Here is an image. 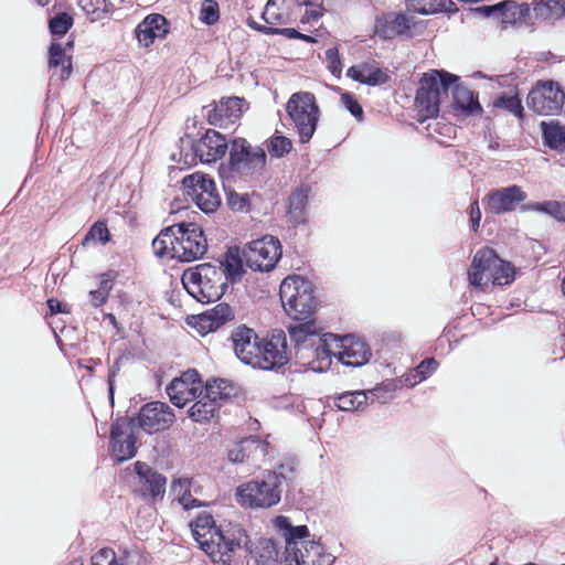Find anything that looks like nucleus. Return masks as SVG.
<instances>
[{"label":"nucleus","instance_id":"nucleus-61","mask_svg":"<svg viewBox=\"0 0 565 565\" xmlns=\"http://www.w3.org/2000/svg\"><path fill=\"white\" fill-rule=\"evenodd\" d=\"M439 363L435 358L424 359L417 366L414 367L415 376L423 382L427 380L433 373L437 371Z\"/></svg>","mask_w":565,"mask_h":565},{"label":"nucleus","instance_id":"nucleus-52","mask_svg":"<svg viewBox=\"0 0 565 565\" xmlns=\"http://www.w3.org/2000/svg\"><path fill=\"white\" fill-rule=\"evenodd\" d=\"M426 74L429 78H434L436 81V87L440 93H447L449 89L452 90L455 86L461 85L459 83L460 77L446 70H431Z\"/></svg>","mask_w":565,"mask_h":565},{"label":"nucleus","instance_id":"nucleus-10","mask_svg":"<svg viewBox=\"0 0 565 565\" xmlns=\"http://www.w3.org/2000/svg\"><path fill=\"white\" fill-rule=\"evenodd\" d=\"M565 104V92L558 82L539 81L529 92L527 107L534 113L547 116L558 114Z\"/></svg>","mask_w":565,"mask_h":565},{"label":"nucleus","instance_id":"nucleus-6","mask_svg":"<svg viewBox=\"0 0 565 565\" xmlns=\"http://www.w3.org/2000/svg\"><path fill=\"white\" fill-rule=\"evenodd\" d=\"M276 482L274 473L264 471L259 477L237 487V502L250 509H269L277 505L284 490Z\"/></svg>","mask_w":565,"mask_h":565},{"label":"nucleus","instance_id":"nucleus-60","mask_svg":"<svg viewBox=\"0 0 565 565\" xmlns=\"http://www.w3.org/2000/svg\"><path fill=\"white\" fill-rule=\"evenodd\" d=\"M129 355L124 353L119 355L114 363L109 366L108 376H107V385H108V398L111 405H114V395H115V379L119 373L122 361L128 360Z\"/></svg>","mask_w":565,"mask_h":565},{"label":"nucleus","instance_id":"nucleus-51","mask_svg":"<svg viewBox=\"0 0 565 565\" xmlns=\"http://www.w3.org/2000/svg\"><path fill=\"white\" fill-rule=\"evenodd\" d=\"M493 106L495 108H501L510 111L519 119H522L524 117V107L522 105L521 98L516 94L508 95L503 93L499 95L493 100Z\"/></svg>","mask_w":565,"mask_h":565},{"label":"nucleus","instance_id":"nucleus-23","mask_svg":"<svg viewBox=\"0 0 565 565\" xmlns=\"http://www.w3.org/2000/svg\"><path fill=\"white\" fill-rule=\"evenodd\" d=\"M169 33V21L160 13L147 15L135 29L140 44L148 47L156 39H163Z\"/></svg>","mask_w":565,"mask_h":565},{"label":"nucleus","instance_id":"nucleus-19","mask_svg":"<svg viewBox=\"0 0 565 565\" xmlns=\"http://www.w3.org/2000/svg\"><path fill=\"white\" fill-rule=\"evenodd\" d=\"M414 25L403 12L382 13L375 18L374 33L382 40H392L406 34Z\"/></svg>","mask_w":565,"mask_h":565},{"label":"nucleus","instance_id":"nucleus-53","mask_svg":"<svg viewBox=\"0 0 565 565\" xmlns=\"http://www.w3.org/2000/svg\"><path fill=\"white\" fill-rule=\"evenodd\" d=\"M205 214L214 213L221 204L217 190L202 194H186Z\"/></svg>","mask_w":565,"mask_h":565},{"label":"nucleus","instance_id":"nucleus-26","mask_svg":"<svg viewBox=\"0 0 565 565\" xmlns=\"http://www.w3.org/2000/svg\"><path fill=\"white\" fill-rule=\"evenodd\" d=\"M134 467L148 495L153 501L158 498L162 499L166 493L167 478L146 462L136 461Z\"/></svg>","mask_w":565,"mask_h":565},{"label":"nucleus","instance_id":"nucleus-54","mask_svg":"<svg viewBox=\"0 0 565 565\" xmlns=\"http://www.w3.org/2000/svg\"><path fill=\"white\" fill-rule=\"evenodd\" d=\"M111 235L105 221H96L88 232L85 234L82 244L85 246L89 241H98L106 244L110 241Z\"/></svg>","mask_w":565,"mask_h":565},{"label":"nucleus","instance_id":"nucleus-25","mask_svg":"<svg viewBox=\"0 0 565 565\" xmlns=\"http://www.w3.org/2000/svg\"><path fill=\"white\" fill-rule=\"evenodd\" d=\"M499 256L494 249L490 247H483L479 249L471 262L468 270V279L471 286L481 287L483 277H491L493 267Z\"/></svg>","mask_w":565,"mask_h":565},{"label":"nucleus","instance_id":"nucleus-1","mask_svg":"<svg viewBox=\"0 0 565 565\" xmlns=\"http://www.w3.org/2000/svg\"><path fill=\"white\" fill-rule=\"evenodd\" d=\"M287 330L294 344L296 364L316 373L329 370L333 356L329 340H338V335L320 333L316 320L290 323Z\"/></svg>","mask_w":565,"mask_h":565},{"label":"nucleus","instance_id":"nucleus-20","mask_svg":"<svg viewBox=\"0 0 565 565\" xmlns=\"http://www.w3.org/2000/svg\"><path fill=\"white\" fill-rule=\"evenodd\" d=\"M243 540H239V544L234 546L233 555L236 551H244L250 555L255 562L259 565H265L270 561H276L279 554L278 544L274 539L262 537L256 544H253L244 529Z\"/></svg>","mask_w":565,"mask_h":565},{"label":"nucleus","instance_id":"nucleus-17","mask_svg":"<svg viewBox=\"0 0 565 565\" xmlns=\"http://www.w3.org/2000/svg\"><path fill=\"white\" fill-rule=\"evenodd\" d=\"M341 350L333 354L344 366L361 367L372 358L370 345L360 337L345 334L340 339Z\"/></svg>","mask_w":565,"mask_h":565},{"label":"nucleus","instance_id":"nucleus-44","mask_svg":"<svg viewBox=\"0 0 565 565\" xmlns=\"http://www.w3.org/2000/svg\"><path fill=\"white\" fill-rule=\"evenodd\" d=\"M77 4L92 22L107 18L114 7L107 0H77Z\"/></svg>","mask_w":565,"mask_h":565},{"label":"nucleus","instance_id":"nucleus-27","mask_svg":"<svg viewBox=\"0 0 565 565\" xmlns=\"http://www.w3.org/2000/svg\"><path fill=\"white\" fill-rule=\"evenodd\" d=\"M503 3L507 4L502 12H500V20L503 24V28L507 25H511L514 28L522 26H533L535 23L534 11L531 12L530 6L527 3H518L514 0H503Z\"/></svg>","mask_w":565,"mask_h":565},{"label":"nucleus","instance_id":"nucleus-12","mask_svg":"<svg viewBox=\"0 0 565 565\" xmlns=\"http://www.w3.org/2000/svg\"><path fill=\"white\" fill-rule=\"evenodd\" d=\"M527 193L518 184H511L503 188H494L488 191L482 199V204L487 214L502 215L511 213L525 204Z\"/></svg>","mask_w":565,"mask_h":565},{"label":"nucleus","instance_id":"nucleus-16","mask_svg":"<svg viewBox=\"0 0 565 565\" xmlns=\"http://www.w3.org/2000/svg\"><path fill=\"white\" fill-rule=\"evenodd\" d=\"M245 99L237 96L224 97L218 103L203 107L207 122L216 127H225L236 122L243 114Z\"/></svg>","mask_w":565,"mask_h":565},{"label":"nucleus","instance_id":"nucleus-15","mask_svg":"<svg viewBox=\"0 0 565 565\" xmlns=\"http://www.w3.org/2000/svg\"><path fill=\"white\" fill-rule=\"evenodd\" d=\"M230 340L236 358L242 363L250 366L252 364H258L257 352H260L262 338L254 329L241 324L232 331Z\"/></svg>","mask_w":565,"mask_h":565},{"label":"nucleus","instance_id":"nucleus-18","mask_svg":"<svg viewBox=\"0 0 565 565\" xmlns=\"http://www.w3.org/2000/svg\"><path fill=\"white\" fill-rule=\"evenodd\" d=\"M194 322L192 326L202 334L205 335L214 332L224 324L235 319L234 309L226 302H218L213 308L192 316Z\"/></svg>","mask_w":565,"mask_h":565},{"label":"nucleus","instance_id":"nucleus-37","mask_svg":"<svg viewBox=\"0 0 565 565\" xmlns=\"http://www.w3.org/2000/svg\"><path fill=\"white\" fill-rule=\"evenodd\" d=\"M198 401L189 408L188 415L195 423H207L214 416L216 411L221 407V404L214 402L211 397H206V393L203 392L201 396L196 397Z\"/></svg>","mask_w":565,"mask_h":565},{"label":"nucleus","instance_id":"nucleus-41","mask_svg":"<svg viewBox=\"0 0 565 565\" xmlns=\"http://www.w3.org/2000/svg\"><path fill=\"white\" fill-rule=\"evenodd\" d=\"M182 185L185 194H202L217 190L214 180L202 172L185 175Z\"/></svg>","mask_w":565,"mask_h":565},{"label":"nucleus","instance_id":"nucleus-50","mask_svg":"<svg viewBox=\"0 0 565 565\" xmlns=\"http://www.w3.org/2000/svg\"><path fill=\"white\" fill-rule=\"evenodd\" d=\"M73 24V15L60 11L49 19V31L53 36L62 38L71 30Z\"/></svg>","mask_w":565,"mask_h":565},{"label":"nucleus","instance_id":"nucleus-43","mask_svg":"<svg viewBox=\"0 0 565 565\" xmlns=\"http://www.w3.org/2000/svg\"><path fill=\"white\" fill-rule=\"evenodd\" d=\"M49 66L56 68L61 66V79L65 81L72 73V60L65 54V49L58 42H52L49 46Z\"/></svg>","mask_w":565,"mask_h":565},{"label":"nucleus","instance_id":"nucleus-8","mask_svg":"<svg viewBox=\"0 0 565 565\" xmlns=\"http://www.w3.org/2000/svg\"><path fill=\"white\" fill-rule=\"evenodd\" d=\"M175 225V243L171 256L190 263L202 258L207 250V241L202 227L195 222H180Z\"/></svg>","mask_w":565,"mask_h":565},{"label":"nucleus","instance_id":"nucleus-46","mask_svg":"<svg viewBox=\"0 0 565 565\" xmlns=\"http://www.w3.org/2000/svg\"><path fill=\"white\" fill-rule=\"evenodd\" d=\"M515 279V267L508 260L498 258L493 267L491 277H487V281L491 280L493 285L507 286Z\"/></svg>","mask_w":565,"mask_h":565},{"label":"nucleus","instance_id":"nucleus-62","mask_svg":"<svg viewBox=\"0 0 565 565\" xmlns=\"http://www.w3.org/2000/svg\"><path fill=\"white\" fill-rule=\"evenodd\" d=\"M507 4H504L503 1H500L495 4H483V6L477 7V8L472 9V11L482 18L500 19V12H502V9Z\"/></svg>","mask_w":565,"mask_h":565},{"label":"nucleus","instance_id":"nucleus-36","mask_svg":"<svg viewBox=\"0 0 565 565\" xmlns=\"http://www.w3.org/2000/svg\"><path fill=\"white\" fill-rule=\"evenodd\" d=\"M244 262L243 255L241 256L236 248H230L225 253L224 259L220 262V266L227 284H235L242 279L245 273Z\"/></svg>","mask_w":565,"mask_h":565},{"label":"nucleus","instance_id":"nucleus-64","mask_svg":"<svg viewBox=\"0 0 565 565\" xmlns=\"http://www.w3.org/2000/svg\"><path fill=\"white\" fill-rule=\"evenodd\" d=\"M470 228L472 232L477 233L479 231L480 221H481V210L479 206V201L475 200L470 203L468 209Z\"/></svg>","mask_w":565,"mask_h":565},{"label":"nucleus","instance_id":"nucleus-2","mask_svg":"<svg viewBox=\"0 0 565 565\" xmlns=\"http://www.w3.org/2000/svg\"><path fill=\"white\" fill-rule=\"evenodd\" d=\"M190 527L194 540L214 563L228 565L233 557V548L243 540L244 527L238 523H228L217 527L211 513L200 512L191 521Z\"/></svg>","mask_w":565,"mask_h":565},{"label":"nucleus","instance_id":"nucleus-31","mask_svg":"<svg viewBox=\"0 0 565 565\" xmlns=\"http://www.w3.org/2000/svg\"><path fill=\"white\" fill-rule=\"evenodd\" d=\"M267 444L256 436H249L235 443L227 451L228 460L233 463H243L257 454L265 455Z\"/></svg>","mask_w":565,"mask_h":565},{"label":"nucleus","instance_id":"nucleus-55","mask_svg":"<svg viewBox=\"0 0 565 565\" xmlns=\"http://www.w3.org/2000/svg\"><path fill=\"white\" fill-rule=\"evenodd\" d=\"M90 565H127L126 557H116L110 547H102L90 557Z\"/></svg>","mask_w":565,"mask_h":565},{"label":"nucleus","instance_id":"nucleus-39","mask_svg":"<svg viewBox=\"0 0 565 565\" xmlns=\"http://www.w3.org/2000/svg\"><path fill=\"white\" fill-rule=\"evenodd\" d=\"M203 392L206 393V397H211L214 402L221 404V402L236 395V386L232 381L225 379H211L207 380Z\"/></svg>","mask_w":565,"mask_h":565},{"label":"nucleus","instance_id":"nucleus-49","mask_svg":"<svg viewBox=\"0 0 565 565\" xmlns=\"http://www.w3.org/2000/svg\"><path fill=\"white\" fill-rule=\"evenodd\" d=\"M267 151L273 158H282L292 149V141L277 131L265 141Z\"/></svg>","mask_w":565,"mask_h":565},{"label":"nucleus","instance_id":"nucleus-24","mask_svg":"<svg viewBox=\"0 0 565 565\" xmlns=\"http://www.w3.org/2000/svg\"><path fill=\"white\" fill-rule=\"evenodd\" d=\"M347 76L354 82L372 87L384 85L391 78L387 72L380 68L374 60L350 66Z\"/></svg>","mask_w":565,"mask_h":565},{"label":"nucleus","instance_id":"nucleus-63","mask_svg":"<svg viewBox=\"0 0 565 565\" xmlns=\"http://www.w3.org/2000/svg\"><path fill=\"white\" fill-rule=\"evenodd\" d=\"M128 426L134 427L130 423V418H117L110 427V443L114 444L122 440V437L125 436V428Z\"/></svg>","mask_w":565,"mask_h":565},{"label":"nucleus","instance_id":"nucleus-7","mask_svg":"<svg viewBox=\"0 0 565 565\" xmlns=\"http://www.w3.org/2000/svg\"><path fill=\"white\" fill-rule=\"evenodd\" d=\"M286 113L292 121L301 143L313 137L319 121L320 109L315 94L310 92L294 93L287 104Z\"/></svg>","mask_w":565,"mask_h":565},{"label":"nucleus","instance_id":"nucleus-14","mask_svg":"<svg viewBox=\"0 0 565 565\" xmlns=\"http://www.w3.org/2000/svg\"><path fill=\"white\" fill-rule=\"evenodd\" d=\"M287 349V338L282 331H279L278 334H273L269 340L262 338V343L259 344L260 352H257L259 362L258 364H252V367L273 371L284 366L289 361Z\"/></svg>","mask_w":565,"mask_h":565},{"label":"nucleus","instance_id":"nucleus-34","mask_svg":"<svg viewBox=\"0 0 565 565\" xmlns=\"http://www.w3.org/2000/svg\"><path fill=\"white\" fill-rule=\"evenodd\" d=\"M213 280L214 284H223L225 281L224 273L221 266L211 263H202L185 269L182 274L181 281L186 284H196L198 281Z\"/></svg>","mask_w":565,"mask_h":565},{"label":"nucleus","instance_id":"nucleus-33","mask_svg":"<svg viewBox=\"0 0 565 565\" xmlns=\"http://www.w3.org/2000/svg\"><path fill=\"white\" fill-rule=\"evenodd\" d=\"M542 142L550 150L565 153V125L557 119L540 122Z\"/></svg>","mask_w":565,"mask_h":565},{"label":"nucleus","instance_id":"nucleus-4","mask_svg":"<svg viewBox=\"0 0 565 565\" xmlns=\"http://www.w3.org/2000/svg\"><path fill=\"white\" fill-rule=\"evenodd\" d=\"M179 143V152L172 153L171 159L186 167L196 164L198 160L202 163L215 162L230 149V142L225 136L214 129H207L196 141L185 135L180 138Z\"/></svg>","mask_w":565,"mask_h":565},{"label":"nucleus","instance_id":"nucleus-13","mask_svg":"<svg viewBox=\"0 0 565 565\" xmlns=\"http://www.w3.org/2000/svg\"><path fill=\"white\" fill-rule=\"evenodd\" d=\"M170 402L181 408L188 403L201 396L203 385L196 370H188L180 377L173 379L166 387Z\"/></svg>","mask_w":565,"mask_h":565},{"label":"nucleus","instance_id":"nucleus-5","mask_svg":"<svg viewBox=\"0 0 565 565\" xmlns=\"http://www.w3.org/2000/svg\"><path fill=\"white\" fill-rule=\"evenodd\" d=\"M266 160L264 148L253 147L245 138L235 137L230 141L228 160L220 164L218 174L224 182L253 175L264 169Z\"/></svg>","mask_w":565,"mask_h":565},{"label":"nucleus","instance_id":"nucleus-56","mask_svg":"<svg viewBox=\"0 0 565 565\" xmlns=\"http://www.w3.org/2000/svg\"><path fill=\"white\" fill-rule=\"evenodd\" d=\"M220 19V7L215 0H203L200 9V20L206 25H214Z\"/></svg>","mask_w":565,"mask_h":565},{"label":"nucleus","instance_id":"nucleus-32","mask_svg":"<svg viewBox=\"0 0 565 565\" xmlns=\"http://www.w3.org/2000/svg\"><path fill=\"white\" fill-rule=\"evenodd\" d=\"M310 192V185L301 184L289 195L288 217L295 226L305 224L307 221V205Z\"/></svg>","mask_w":565,"mask_h":565},{"label":"nucleus","instance_id":"nucleus-42","mask_svg":"<svg viewBox=\"0 0 565 565\" xmlns=\"http://www.w3.org/2000/svg\"><path fill=\"white\" fill-rule=\"evenodd\" d=\"M533 11L541 20L561 19L565 17V0H535Z\"/></svg>","mask_w":565,"mask_h":565},{"label":"nucleus","instance_id":"nucleus-57","mask_svg":"<svg viewBox=\"0 0 565 565\" xmlns=\"http://www.w3.org/2000/svg\"><path fill=\"white\" fill-rule=\"evenodd\" d=\"M408 6L414 12L423 15L435 14L443 8V0H408Z\"/></svg>","mask_w":565,"mask_h":565},{"label":"nucleus","instance_id":"nucleus-47","mask_svg":"<svg viewBox=\"0 0 565 565\" xmlns=\"http://www.w3.org/2000/svg\"><path fill=\"white\" fill-rule=\"evenodd\" d=\"M136 443L137 438L131 433L126 435L122 440L111 444V451L117 461L122 462L134 458L137 454Z\"/></svg>","mask_w":565,"mask_h":565},{"label":"nucleus","instance_id":"nucleus-29","mask_svg":"<svg viewBox=\"0 0 565 565\" xmlns=\"http://www.w3.org/2000/svg\"><path fill=\"white\" fill-rule=\"evenodd\" d=\"M212 281V279H202V281H198L196 284L182 282V285L188 294L196 301L210 303L220 300L228 288L226 281H223V284H214Z\"/></svg>","mask_w":565,"mask_h":565},{"label":"nucleus","instance_id":"nucleus-45","mask_svg":"<svg viewBox=\"0 0 565 565\" xmlns=\"http://www.w3.org/2000/svg\"><path fill=\"white\" fill-rule=\"evenodd\" d=\"M177 246L175 243V225L167 226L160 231V233L152 241V248L157 256L163 257L171 250L173 253V247Z\"/></svg>","mask_w":565,"mask_h":565},{"label":"nucleus","instance_id":"nucleus-21","mask_svg":"<svg viewBox=\"0 0 565 565\" xmlns=\"http://www.w3.org/2000/svg\"><path fill=\"white\" fill-rule=\"evenodd\" d=\"M415 105L424 118H435L439 114L440 92L436 87V81L429 78L426 73L420 78V86L415 96Z\"/></svg>","mask_w":565,"mask_h":565},{"label":"nucleus","instance_id":"nucleus-28","mask_svg":"<svg viewBox=\"0 0 565 565\" xmlns=\"http://www.w3.org/2000/svg\"><path fill=\"white\" fill-rule=\"evenodd\" d=\"M267 473H274L277 484L288 493L295 488L299 475V460L296 456H285L273 469L265 470Z\"/></svg>","mask_w":565,"mask_h":565},{"label":"nucleus","instance_id":"nucleus-35","mask_svg":"<svg viewBox=\"0 0 565 565\" xmlns=\"http://www.w3.org/2000/svg\"><path fill=\"white\" fill-rule=\"evenodd\" d=\"M452 106L468 116L481 115L483 111L478 93H473L462 85L452 88Z\"/></svg>","mask_w":565,"mask_h":565},{"label":"nucleus","instance_id":"nucleus-58","mask_svg":"<svg viewBox=\"0 0 565 565\" xmlns=\"http://www.w3.org/2000/svg\"><path fill=\"white\" fill-rule=\"evenodd\" d=\"M341 104L358 121L364 119V110L353 93L344 92L341 95Z\"/></svg>","mask_w":565,"mask_h":565},{"label":"nucleus","instance_id":"nucleus-11","mask_svg":"<svg viewBox=\"0 0 565 565\" xmlns=\"http://www.w3.org/2000/svg\"><path fill=\"white\" fill-rule=\"evenodd\" d=\"M174 418V412L167 403L154 401L142 405L139 412L130 417V423L147 434H154L170 428Z\"/></svg>","mask_w":565,"mask_h":565},{"label":"nucleus","instance_id":"nucleus-22","mask_svg":"<svg viewBox=\"0 0 565 565\" xmlns=\"http://www.w3.org/2000/svg\"><path fill=\"white\" fill-rule=\"evenodd\" d=\"M276 524L285 530V552L282 554L284 565H294L292 556H296L302 548L299 547L303 540L309 535V530L306 525L294 526L289 523L287 516L279 515L276 518Z\"/></svg>","mask_w":565,"mask_h":565},{"label":"nucleus","instance_id":"nucleus-9","mask_svg":"<svg viewBox=\"0 0 565 565\" xmlns=\"http://www.w3.org/2000/svg\"><path fill=\"white\" fill-rule=\"evenodd\" d=\"M281 245L277 237L264 235L246 244L243 257L248 268L254 271H270L281 257Z\"/></svg>","mask_w":565,"mask_h":565},{"label":"nucleus","instance_id":"nucleus-3","mask_svg":"<svg viewBox=\"0 0 565 565\" xmlns=\"http://www.w3.org/2000/svg\"><path fill=\"white\" fill-rule=\"evenodd\" d=\"M279 297L292 323L315 320L318 302L310 280L297 275L286 277L280 284Z\"/></svg>","mask_w":565,"mask_h":565},{"label":"nucleus","instance_id":"nucleus-30","mask_svg":"<svg viewBox=\"0 0 565 565\" xmlns=\"http://www.w3.org/2000/svg\"><path fill=\"white\" fill-rule=\"evenodd\" d=\"M301 548L296 556H292L294 565H332L334 562V556L327 553L320 543L302 542Z\"/></svg>","mask_w":565,"mask_h":565},{"label":"nucleus","instance_id":"nucleus-40","mask_svg":"<svg viewBox=\"0 0 565 565\" xmlns=\"http://www.w3.org/2000/svg\"><path fill=\"white\" fill-rule=\"evenodd\" d=\"M369 402V393L364 391H349L334 397V405L343 412L362 411Z\"/></svg>","mask_w":565,"mask_h":565},{"label":"nucleus","instance_id":"nucleus-59","mask_svg":"<svg viewBox=\"0 0 565 565\" xmlns=\"http://www.w3.org/2000/svg\"><path fill=\"white\" fill-rule=\"evenodd\" d=\"M224 190L226 193V203L231 210L243 212L247 209V206L249 205L247 194H239L236 191L226 188L225 184Z\"/></svg>","mask_w":565,"mask_h":565},{"label":"nucleus","instance_id":"nucleus-38","mask_svg":"<svg viewBox=\"0 0 565 565\" xmlns=\"http://www.w3.org/2000/svg\"><path fill=\"white\" fill-rule=\"evenodd\" d=\"M521 213L539 212L565 223V202L547 200L542 202H526L520 206Z\"/></svg>","mask_w":565,"mask_h":565},{"label":"nucleus","instance_id":"nucleus-48","mask_svg":"<svg viewBox=\"0 0 565 565\" xmlns=\"http://www.w3.org/2000/svg\"><path fill=\"white\" fill-rule=\"evenodd\" d=\"M190 480L186 478L174 479L171 483V491L175 492L178 488L184 489L183 494L179 498V503L184 510H192L203 505V502L194 498L190 492Z\"/></svg>","mask_w":565,"mask_h":565}]
</instances>
